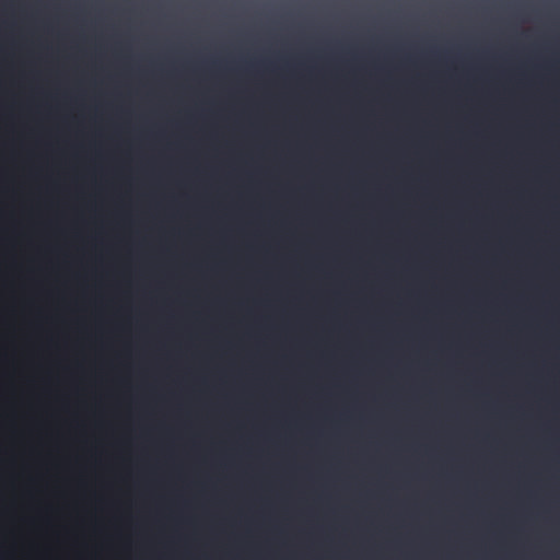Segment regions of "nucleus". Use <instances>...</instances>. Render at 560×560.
I'll return each instance as SVG.
<instances>
[{"label": "nucleus", "instance_id": "obj_1", "mask_svg": "<svg viewBox=\"0 0 560 560\" xmlns=\"http://www.w3.org/2000/svg\"><path fill=\"white\" fill-rule=\"evenodd\" d=\"M279 471H273L272 479V498H273V521L267 525H282L279 521V500H280V477ZM0 525H167L166 523H116L112 521V516L107 511V523H0ZM173 525H199L198 523H174ZM221 525H236L235 523H222Z\"/></svg>", "mask_w": 560, "mask_h": 560}, {"label": "nucleus", "instance_id": "obj_2", "mask_svg": "<svg viewBox=\"0 0 560 560\" xmlns=\"http://www.w3.org/2000/svg\"><path fill=\"white\" fill-rule=\"evenodd\" d=\"M144 527H59V529H107V538L115 529H143ZM165 529L166 527H162ZM176 529L178 527H175ZM252 529L253 527H245ZM259 529H269L273 537V560H279V536L282 527H258Z\"/></svg>", "mask_w": 560, "mask_h": 560}]
</instances>
